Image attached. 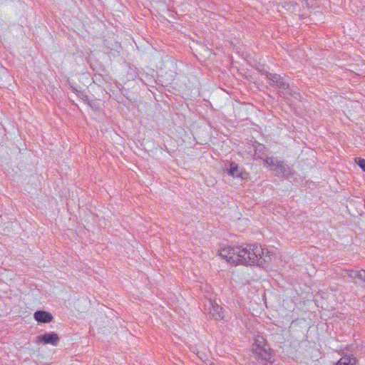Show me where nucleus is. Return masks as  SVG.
Masks as SVG:
<instances>
[{
  "mask_svg": "<svg viewBox=\"0 0 365 365\" xmlns=\"http://www.w3.org/2000/svg\"><path fill=\"white\" fill-rule=\"evenodd\" d=\"M237 251L241 255L239 264L262 266L270 259L269 252L258 244L242 245Z\"/></svg>",
  "mask_w": 365,
  "mask_h": 365,
  "instance_id": "f257e3e1",
  "label": "nucleus"
},
{
  "mask_svg": "<svg viewBox=\"0 0 365 365\" xmlns=\"http://www.w3.org/2000/svg\"><path fill=\"white\" fill-rule=\"evenodd\" d=\"M267 78L269 81V84L271 86H275L279 88V95L284 96L286 94H289L291 96L297 98L299 96V93L290 88L289 84L286 82L280 75L277 73H267Z\"/></svg>",
  "mask_w": 365,
  "mask_h": 365,
  "instance_id": "f03ea898",
  "label": "nucleus"
},
{
  "mask_svg": "<svg viewBox=\"0 0 365 365\" xmlns=\"http://www.w3.org/2000/svg\"><path fill=\"white\" fill-rule=\"evenodd\" d=\"M264 344V346L257 344L256 348L252 349V354L250 356V361L252 365H272L273 361L272 360L271 353L269 349Z\"/></svg>",
  "mask_w": 365,
  "mask_h": 365,
  "instance_id": "7ed1b4c3",
  "label": "nucleus"
},
{
  "mask_svg": "<svg viewBox=\"0 0 365 365\" xmlns=\"http://www.w3.org/2000/svg\"><path fill=\"white\" fill-rule=\"evenodd\" d=\"M239 250V246L237 247H227L220 250V256L226 259V261L230 264H239V257H241L240 254L237 253Z\"/></svg>",
  "mask_w": 365,
  "mask_h": 365,
  "instance_id": "20e7f679",
  "label": "nucleus"
},
{
  "mask_svg": "<svg viewBox=\"0 0 365 365\" xmlns=\"http://www.w3.org/2000/svg\"><path fill=\"white\" fill-rule=\"evenodd\" d=\"M38 341L45 344H52L56 346L59 341V337L57 334L54 332L45 333L38 336Z\"/></svg>",
  "mask_w": 365,
  "mask_h": 365,
  "instance_id": "39448f33",
  "label": "nucleus"
},
{
  "mask_svg": "<svg viewBox=\"0 0 365 365\" xmlns=\"http://www.w3.org/2000/svg\"><path fill=\"white\" fill-rule=\"evenodd\" d=\"M34 318L38 323L43 324L49 323L53 319V315L50 312L43 310H38L35 312L34 314Z\"/></svg>",
  "mask_w": 365,
  "mask_h": 365,
  "instance_id": "423d86ee",
  "label": "nucleus"
},
{
  "mask_svg": "<svg viewBox=\"0 0 365 365\" xmlns=\"http://www.w3.org/2000/svg\"><path fill=\"white\" fill-rule=\"evenodd\" d=\"M210 309V312L215 320H221L224 318L222 307L217 304L215 302L209 301Z\"/></svg>",
  "mask_w": 365,
  "mask_h": 365,
  "instance_id": "0eeeda50",
  "label": "nucleus"
},
{
  "mask_svg": "<svg viewBox=\"0 0 365 365\" xmlns=\"http://www.w3.org/2000/svg\"><path fill=\"white\" fill-rule=\"evenodd\" d=\"M271 170L283 175H287L290 173V168L283 161L278 160H277L275 165H274L273 168H271Z\"/></svg>",
  "mask_w": 365,
  "mask_h": 365,
  "instance_id": "6e6552de",
  "label": "nucleus"
},
{
  "mask_svg": "<svg viewBox=\"0 0 365 365\" xmlns=\"http://www.w3.org/2000/svg\"><path fill=\"white\" fill-rule=\"evenodd\" d=\"M356 359L353 354H345L336 363V365H356Z\"/></svg>",
  "mask_w": 365,
  "mask_h": 365,
  "instance_id": "1a4fd4ad",
  "label": "nucleus"
},
{
  "mask_svg": "<svg viewBox=\"0 0 365 365\" xmlns=\"http://www.w3.org/2000/svg\"><path fill=\"white\" fill-rule=\"evenodd\" d=\"M228 174L233 178H239L241 177L242 170L235 163H231L228 170Z\"/></svg>",
  "mask_w": 365,
  "mask_h": 365,
  "instance_id": "9d476101",
  "label": "nucleus"
},
{
  "mask_svg": "<svg viewBox=\"0 0 365 365\" xmlns=\"http://www.w3.org/2000/svg\"><path fill=\"white\" fill-rule=\"evenodd\" d=\"M344 272L349 278L352 279L358 278L359 270L346 269L344 270Z\"/></svg>",
  "mask_w": 365,
  "mask_h": 365,
  "instance_id": "9b49d317",
  "label": "nucleus"
},
{
  "mask_svg": "<svg viewBox=\"0 0 365 365\" xmlns=\"http://www.w3.org/2000/svg\"><path fill=\"white\" fill-rule=\"evenodd\" d=\"M357 279L360 280L359 285L361 287H364L365 286V270L364 269L359 270Z\"/></svg>",
  "mask_w": 365,
  "mask_h": 365,
  "instance_id": "f8f14e48",
  "label": "nucleus"
},
{
  "mask_svg": "<svg viewBox=\"0 0 365 365\" xmlns=\"http://www.w3.org/2000/svg\"><path fill=\"white\" fill-rule=\"evenodd\" d=\"M277 159H275L273 157H267L265 160H264V163L266 165H267L268 166L271 168H273L274 165H275V163L277 162Z\"/></svg>",
  "mask_w": 365,
  "mask_h": 365,
  "instance_id": "ddd939ff",
  "label": "nucleus"
},
{
  "mask_svg": "<svg viewBox=\"0 0 365 365\" xmlns=\"http://www.w3.org/2000/svg\"><path fill=\"white\" fill-rule=\"evenodd\" d=\"M356 163L361 168V170L364 172L365 171V159L358 158L356 159Z\"/></svg>",
  "mask_w": 365,
  "mask_h": 365,
  "instance_id": "4468645a",
  "label": "nucleus"
},
{
  "mask_svg": "<svg viewBox=\"0 0 365 365\" xmlns=\"http://www.w3.org/2000/svg\"><path fill=\"white\" fill-rule=\"evenodd\" d=\"M72 90H73V92H75V93L77 94V96H78L79 98H81L83 99L84 98H86V96L83 93V92L78 91L76 88H72Z\"/></svg>",
  "mask_w": 365,
  "mask_h": 365,
  "instance_id": "2eb2a0df",
  "label": "nucleus"
},
{
  "mask_svg": "<svg viewBox=\"0 0 365 365\" xmlns=\"http://www.w3.org/2000/svg\"><path fill=\"white\" fill-rule=\"evenodd\" d=\"M258 70V71L262 74V75H264L266 77H267V73H269L267 70L264 69V66H260L259 67H258L257 68Z\"/></svg>",
  "mask_w": 365,
  "mask_h": 365,
  "instance_id": "dca6fc26",
  "label": "nucleus"
},
{
  "mask_svg": "<svg viewBox=\"0 0 365 365\" xmlns=\"http://www.w3.org/2000/svg\"><path fill=\"white\" fill-rule=\"evenodd\" d=\"M364 172H365V170H364Z\"/></svg>",
  "mask_w": 365,
  "mask_h": 365,
  "instance_id": "f3484780",
  "label": "nucleus"
}]
</instances>
